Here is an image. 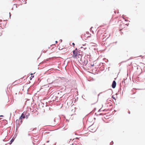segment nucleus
Masks as SVG:
<instances>
[{"mask_svg":"<svg viewBox=\"0 0 145 145\" xmlns=\"http://www.w3.org/2000/svg\"><path fill=\"white\" fill-rule=\"evenodd\" d=\"M91 36V34L88 33H86L84 34V37L85 39H86L90 37Z\"/></svg>","mask_w":145,"mask_h":145,"instance_id":"obj_4","label":"nucleus"},{"mask_svg":"<svg viewBox=\"0 0 145 145\" xmlns=\"http://www.w3.org/2000/svg\"><path fill=\"white\" fill-rule=\"evenodd\" d=\"M116 86V83L115 80H114L112 83V87L113 88H114Z\"/></svg>","mask_w":145,"mask_h":145,"instance_id":"obj_6","label":"nucleus"},{"mask_svg":"<svg viewBox=\"0 0 145 145\" xmlns=\"http://www.w3.org/2000/svg\"><path fill=\"white\" fill-rule=\"evenodd\" d=\"M112 98L113 99H116L115 98V97H114V95H112Z\"/></svg>","mask_w":145,"mask_h":145,"instance_id":"obj_12","label":"nucleus"},{"mask_svg":"<svg viewBox=\"0 0 145 145\" xmlns=\"http://www.w3.org/2000/svg\"><path fill=\"white\" fill-rule=\"evenodd\" d=\"M114 12H115V13H116V11H114Z\"/></svg>","mask_w":145,"mask_h":145,"instance_id":"obj_18","label":"nucleus"},{"mask_svg":"<svg viewBox=\"0 0 145 145\" xmlns=\"http://www.w3.org/2000/svg\"><path fill=\"white\" fill-rule=\"evenodd\" d=\"M106 33H105V34L104 35V36H105V37H106L107 38H108L110 37V35L108 33V35L107 36V35H106Z\"/></svg>","mask_w":145,"mask_h":145,"instance_id":"obj_7","label":"nucleus"},{"mask_svg":"<svg viewBox=\"0 0 145 145\" xmlns=\"http://www.w3.org/2000/svg\"><path fill=\"white\" fill-rule=\"evenodd\" d=\"M25 112H24L21 114V116L20 117L19 119L22 120L23 119L25 118V114H24Z\"/></svg>","mask_w":145,"mask_h":145,"instance_id":"obj_5","label":"nucleus"},{"mask_svg":"<svg viewBox=\"0 0 145 145\" xmlns=\"http://www.w3.org/2000/svg\"><path fill=\"white\" fill-rule=\"evenodd\" d=\"M73 54L72 57L74 58L78 59L81 57V55L80 54V52L78 50L77 48L73 51Z\"/></svg>","mask_w":145,"mask_h":145,"instance_id":"obj_1","label":"nucleus"},{"mask_svg":"<svg viewBox=\"0 0 145 145\" xmlns=\"http://www.w3.org/2000/svg\"><path fill=\"white\" fill-rule=\"evenodd\" d=\"M3 115L0 116V117H3Z\"/></svg>","mask_w":145,"mask_h":145,"instance_id":"obj_16","label":"nucleus"},{"mask_svg":"<svg viewBox=\"0 0 145 145\" xmlns=\"http://www.w3.org/2000/svg\"><path fill=\"white\" fill-rule=\"evenodd\" d=\"M59 49L60 50H64V52H67L68 51V50L66 48H63V46H62L61 44H59L58 46Z\"/></svg>","mask_w":145,"mask_h":145,"instance_id":"obj_3","label":"nucleus"},{"mask_svg":"<svg viewBox=\"0 0 145 145\" xmlns=\"http://www.w3.org/2000/svg\"><path fill=\"white\" fill-rule=\"evenodd\" d=\"M29 114L28 115H27L26 116V119H27L28 118L29 116Z\"/></svg>","mask_w":145,"mask_h":145,"instance_id":"obj_10","label":"nucleus"},{"mask_svg":"<svg viewBox=\"0 0 145 145\" xmlns=\"http://www.w3.org/2000/svg\"><path fill=\"white\" fill-rule=\"evenodd\" d=\"M72 145H75V144H72Z\"/></svg>","mask_w":145,"mask_h":145,"instance_id":"obj_17","label":"nucleus"},{"mask_svg":"<svg viewBox=\"0 0 145 145\" xmlns=\"http://www.w3.org/2000/svg\"><path fill=\"white\" fill-rule=\"evenodd\" d=\"M14 6H15L16 8L17 7V4H14L13 5Z\"/></svg>","mask_w":145,"mask_h":145,"instance_id":"obj_9","label":"nucleus"},{"mask_svg":"<svg viewBox=\"0 0 145 145\" xmlns=\"http://www.w3.org/2000/svg\"><path fill=\"white\" fill-rule=\"evenodd\" d=\"M2 31L1 30H0V36L2 35Z\"/></svg>","mask_w":145,"mask_h":145,"instance_id":"obj_11","label":"nucleus"},{"mask_svg":"<svg viewBox=\"0 0 145 145\" xmlns=\"http://www.w3.org/2000/svg\"><path fill=\"white\" fill-rule=\"evenodd\" d=\"M94 64H91V66H92V67H93L94 66Z\"/></svg>","mask_w":145,"mask_h":145,"instance_id":"obj_13","label":"nucleus"},{"mask_svg":"<svg viewBox=\"0 0 145 145\" xmlns=\"http://www.w3.org/2000/svg\"><path fill=\"white\" fill-rule=\"evenodd\" d=\"M89 130L91 132H95L97 129V127L94 125H92L89 127Z\"/></svg>","mask_w":145,"mask_h":145,"instance_id":"obj_2","label":"nucleus"},{"mask_svg":"<svg viewBox=\"0 0 145 145\" xmlns=\"http://www.w3.org/2000/svg\"><path fill=\"white\" fill-rule=\"evenodd\" d=\"M55 42L56 43H57V41H56Z\"/></svg>","mask_w":145,"mask_h":145,"instance_id":"obj_15","label":"nucleus"},{"mask_svg":"<svg viewBox=\"0 0 145 145\" xmlns=\"http://www.w3.org/2000/svg\"><path fill=\"white\" fill-rule=\"evenodd\" d=\"M72 44L74 46V45H75V44H74V43H72Z\"/></svg>","mask_w":145,"mask_h":145,"instance_id":"obj_14","label":"nucleus"},{"mask_svg":"<svg viewBox=\"0 0 145 145\" xmlns=\"http://www.w3.org/2000/svg\"><path fill=\"white\" fill-rule=\"evenodd\" d=\"M14 138H12L11 140L10 141V144H11L14 141Z\"/></svg>","mask_w":145,"mask_h":145,"instance_id":"obj_8","label":"nucleus"}]
</instances>
